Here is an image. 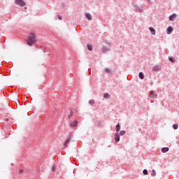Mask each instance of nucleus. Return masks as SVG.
<instances>
[{"instance_id": "obj_1", "label": "nucleus", "mask_w": 179, "mask_h": 179, "mask_svg": "<svg viewBox=\"0 0 179 179\" xmlns=\"http://www.w3.org/2000/svg\"><path fill=\"white\" fill-rule=\"evenodd\" d=\"M27 44L28 45H33V44H36V35H34V34H31L29 36Z\"/></svg>"}, {"instance_id": "obj_2", "label": "nucleus", "mask_w": 179, "mask_h": 179, "mask_svg": "<svg viewBox=\"0 0 179 179\" xmlns=\"http://www.w3.org/2000/svg\"><path fill=\"white\" fill-rule=\"evenodd\" d=\"M133 6H134L136 12H138V13L143 12V8H142V7L139 6V5H138L136 3H134Z\"/></svg>"}, {"instance_id": "obj_3", "label": "nucleus", "mask_w": 179, "mask_h": 179, "mask_svg": "<svg viewBox=\"0 0 179 179\" xmlns=\"http://www.w3.org/2000/svg\"><path fill=\"white\" fill-rule=\"evenodd\" d=\"M15 3L19 6H26V2L23 0H15Z\"/></svg>"}, {"instance_id": "obj_4", "label": "nucleus", "mask_w": 179, "mask_h": 179, "mask_svg": "<svg viewBox=\"0 0 179 179\" xmlns=\"http://www.w3.org/2000/svg\"><path fill=\"white\" fill-rule=\"evenodd\" d=\"M149 96H150L151 99H157L158 95H157V94H156L155 92L150 91V94H149Z\"/></svg>"}, {"instance_id": "obj_5", "label": "nucleus", "mask_w": 179, "mask_h": 179, "mask_svg": "<svg viewBox=\"0 0 179 179\" xmlns=\"http://www.w3.org/2000/svg\"><path fill=\"white\" fill-rule=\"evenodd\" d=\"M174 31V28L170 26L166 29V34H171Z\"/></svg>"}, {"instance_id": "obj_6", "label": "nucleus", "mask_w": 179, "mask_h": 179, "mask_svg": "<svg viewBox=\"0 0 179 179\" xmlns=\"http://www.w3.org/2000/svg\"><path fill=\"white\" fill-rule=\"evenodd\" d=\"M177 14H172L171 15L169 16V20L170 22H174L176 19H177Z\"/></svg>"}, {"instance_id": "obj_7", "label": "nucleus", "mask_w": 179, "mask_h": 179, "mask_svg": "<svg viewBox=\"0 0 179 179\" xmlns=\"http://www.w3.org/2000/svg\"><path fill=\"white\" fill-rule=\"evenodd\" d=\"M85 17L87 19V20H93V16L92 15V14L89 13H85Z\"/></svg>"}, {"instance_id": "obj_8", "label": "nucleus", "mask_w": 179, "mask_h": 179, "mask_svg": "<svg viewBox=\"0 0 179 179\" xmlns=\"http://www.w3.org/2000/svg\"><path fill=\"white\" fill-rule=\"evenodd\" d=\"M120 142V134L118 133L115 134V143H118Z\"/></svg>"}, {"instance_id": "obj_9", "label": "nucleus", "mask_w": 179, "mask_h": 179, "mask_svg": "<svg viewBox=\"0 0 179 179\" xmlns=\"http://www.w3.org/2000/svg\"><path fill=\"white\" fill-rule=\"evenodd\" d=\"M148 29L150 30V34H152V36H156V29L152 27H149Z\"/></svg>"}, {"instance_id": "obj_10", "label": "nucleus", "mask_w": 179, "mask_h": 179, "mask_svg": "<svg viewBox=\"0 0 179 179\" xmlns=\"http://www.w3.org/2000/svg\"><path fill=\"white\" fill-rule=\"evenodd\" d=\"M169 147H164L162 148V153H167V152H169Z\"/></svg>"}, {"instance_id": "obj_11", "label": "nucleus", "mask_w": 179, "mask_h": 179, "mask_svg": "<svg viewBox=\"0 0 179 179\" xmlns=\"http://www.w3.org/2000/svg\"><path fill=\"white\" fill-rule=\"evenodd\" d=\"M120 129H121V125H120V124H116V127H115L116 134H118V132H120Z\"/></svg>"}, {"instance_id": "obj_12", "label": "nucleus", "mask_w": 179, "mask_h": 179, "mask_svg": "<svg viewBox=\"0 0 179 179\" xmlns=\"http://www.w3.org/2000/svg\"><path fill=\"white\" fill-rule=\"evenodd\" d=\"M138 78L142 80L145 79V74H143V72H140L138 74Z\"/></svg>"}, {"instance_id": "obj_13", "label": "nucleus", "mask_w": 179, "mask_h": 179, "mask_svg": "<svg viewBox=\"0 0 179 179\" xmlns=\"http://www.w3.org/2000/svg\"><path fill=\"white\" fill-rule=\"evenodd\" d=\"M103 98L107 99H110L111 95H110V94H108V93H105V94H103Z\"/></svg>"}, {"instance_id": "obj_14", "label": "nucleus", "mask_w": 179, "mask_h": 179, "mask_svg": "<svg viewBox=\"0 0 179 179\" xmlns=\"http://www.w3.org/2000/svg\"><path fill=\"white\" fill-rule=\"evenodd\" d=\"M105 72L106 73H113V70H111V69L107 68L105 69Z\"/></svg>"}, {"instance_id": "obj_15", "label": "nucleus", "mask_w": 179, "mask_h": 179, "mask_svg": "<svg viewBox=\"0 0 179 179\" xmlns=\"http://www.w3.org/2000/svg\"><path fill=\"white\" fill-rule=\"evenodd\" d=\"M78 125V122L77 120H74L73 122L71 123V127H76Z\"/></svg>"}, {"instance_id": "obj_16", "label": "nucleus", "mask_w": 179, "mask_h": 179, "mask_svg": "<svg viewBox=\"0 0 179 179\" xmlns=\"http://www.w3.org/2000/svg\"><path fill=\"white\" fill-rule=\"evenodd\" d=\"M103 52H108V51H111V48H103Z\"/></svg>"}, {"instance_id": "obj_17", "label": "nucleus", "mask_w": 179, "mask_h": 179, "mask_svg": "<svg viewBox=\"0 0 179 179\" xmlns=\"http://www.w3.org/2000/svg\"><path fill=\"white\" fill-rule=\"evenodd\" d=\"M71 142V136L65 141L64 146H68V143Z\"/></svg>"}, {"instance_id": "obj_18", "label": "nucleus", "mask_w": 179, "mask_h": 179, "mask_svg": "<svg viewBox=\"0 0 179 179\" xmlns=\"http://www.w3.org/2000/svg\"><path fill=\"white\" fill-rule=\"evenodd\" d=\"M169 61H170V62H176V59H174L173 57H169Z\"/></svg>"}, {"instance_id": "obj_19", "label": "nucleus", "mask_w": 179, "mask_h": 179, "mask_svg": "<svg viewBox=\"0 0 179 179\" xmlns=\"http://www.w3.org/2000/svg\"><path fill=\"white\" fill-rule=\"evenodd\" d=\"M151 176H152V177H155L156 176V171H155V169L152 170Z\"/></svg>"}, {"instance_id": "obj_20", "label": "nucleus", "mask_w": 179, "mask_h": 179, "mask_svg": "<svg viewBox=\"0 0 179 179\" xmlns=\"http://www.w3.org/2000/svg\"><path fill=\"white\" fill-rule=\"evenodd\" d=\"M87 49L89 51H93V46L92 45H87Z\"/></svg>"}, {"instance_id": "obj_21", "label": "nucleus", "mask_w": 179, "mask_h": 179, "mask_svg": "<svg viewBox=\"0 0 179 179\" xmlns=\"http://www.w3.org/2000/svg\"><path fill=\"white\" fill-rule=\"evenodd\" d=\"M125 134H127V132L124 130L120 131V135L121 136H124V135H125Z\"/></svg>"}, {"instance_id": "obj_22", "label": "nucleus", "mask_w": 179, "mask_h": 179, "mask_svg": "<svg viewBox=\"0 0 179 179\" xmlns=\"http://www.w3.org/2000/svg\"><path fill=\"white\" fill-rule=\"evenodd\" d=\"M173 129H178V124H174L173 125Z\"/></svg>"}, {"instance_id": "obj_23", "label": "nucleus", "mask_w": 179, "mask_h": 179, "mask_svg": "<svg viewBox=\"0 0 179 179\" xmlns=\"http://www.w3.org/2000/svg\"><path fill=\"white\" fill-rule=\"evenodd\" d=\"M73 110L71 111V114L70 115H68V118L69 120H70L71 117H73Z\"/></svg>"}, {"instance_id": "obj_24", "label": "nucleus", "mask_w": 179, "mask_h": 179, "mask_svg": "<svg viewBox=\"0 0 179 179\" xmlns=\"http://www.w3.org/2000/svg\"><path fill=\"white\" fill-rule=\"evenodd\" d=\"M143 174H144V176H148V170L147 169H144L143 171Z\"/></svg>"}, {"instance_id": "obj_25", "label": "nucleus", "mask_w": 179, "mask_h": 179, "mask_svg": "<svg viewBox=\"0 0 179 179\" xmlns=\"http://www.w3.org/2000/svg\"><path fill=\"white\" fill-rule=\"evenodd\" d=\"M90 104H94V100L93 99L90 100Z\"/></svg>"}, {"instance_id": "obj_26", "label": "nucleus", "mask_w": 179, "mask_h": 179, "mask_svg": "<svg viewBox=\"0 0 179 179\" xmlns=\"http://www.w3.org/2000/svg\"><path fill=\"white\" fill-rule=\"evenodd\" d=\"M55 169H56L55 166H53L52 167V171H55Z\"/></svg>"}, {"instance_id": "obj_27", "label": "nucleus", "mask_w": 179, "mask_h": 179, "mask_svg": "<svg viewBox=\"0 0 179 179\" xmlns=\"http://www.w3.org/2000/svg\"><path fill=\"white\" fill-rule=\"evenodd\" d=\"M154 71H155V72H157V71H159V69L155 68V69H154Z\"/></svg>"}, {"instance_id": "obj_28", "label": "nucleus", "mask_w": 179, "mask_h": 179, "mask_svg": "<svg viewBox=\"0 0 179 179\" xmlns=\"http://www.w3.org/2000/svg\"><path fill=\"white\" fill-rule=\"evenodd\" d=\"M22 173H23V170H20V171H19V173H20V174H22Z\"/></svg>"}, {"instance_id": "obj_29", "label": "nucleus", "mask_w": 179, "mask_h": 179, "mask_svg": "<svg viewBox=\"0 0 179 179\" xmlns=\"http://www.w3.org/2000/svg\"><path fill=\"white\" fill-rule=\"evenodd\" d=\"M59 20H62V17L61 16H59Z\"/></svg>"}, {"instance_id": "obj_30", "label": "nucleus", "mask_w": 179, "mask_h": 179, "mask_svg": "<svg viewBox=\"0 0 179 179\" xmlns=\"http://www.w3.org/2000/svg\"><path fill=\"white\" fill-rule=\"evenodd\" d=\"M147 1L148 2V3H150V2H151L150 0H147Z\"/></svg>"}, {"instance_id": "obj_31", "label": "nucleus", "mask_w": 179, "mask_h": 179, "mask_svg": "<svg viewBox=\"0 0 179 179\" xmlns=\"http://www.w3.org/2000/svg\"><path fill=\"white\" fill-rule=\"evenodd\" d=\"M6 121H9V118H6Z\"/></svg>"}, {"instance_id": "obj_32", "label": "nucleus", "mask_w": 179, "mask_h": 179, "mask_svg": "<svg viewBox=\"0 0 179 179\" xmlns=\"http://www.w3.org/2000/svg\"><path fill=\"white\" fill-rule=\"evenodd\" d=\"M73 173H75V171H73Z\"/></svg>"}]
</instances>
